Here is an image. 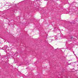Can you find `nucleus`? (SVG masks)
Returning <instances> with one entry per match:
<instances>
[{"mask_svg":"<svg viewBox=\"0 0 78 78\" xmlns=\"http://www.w3.org/2000/svg\"><path fill=\"white\" fill-rule=\"evenodd\" d=\"M61 37V34H59L58 35H57V37L59 38V37Z\"/></svg>","mask_w":78,"mask_h":78,"instance_id":"f257e3e1","label":"nucleus"},{"mask_svg":"<svg viewBox=\"0 0 78 78\" xmlns=\"http://www.w3.org/2000/svg\"><path fill=\"white\" fill-rule=\"evenodd\" d=\"M47 39H48V37H47L46 39V41H47V42L48 41V40Z\"/></svg>","mask_w":78,"mask_h":78,"instance_id":"f03ea898","label":"nucleus"},{"mask_svg":"<svg viewBox=\"0 0 78 78\" xmlns=\"http://www.w3.org/2000/svg\"><path fill=\"white\" fill-rule=\"evenodd\" d=\"M59 39V38H58L57 39Z\"/></svg>","mask_w":78,"mask_h":78,"instance_id":"7ed1b4c3","label":"nucleus"}]
</instances>
